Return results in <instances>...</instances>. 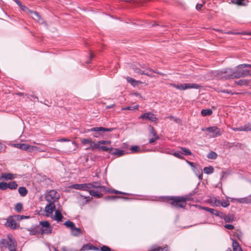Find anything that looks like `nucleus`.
<instances>
[{"instance_id": "obj_31", "label": "nucleus", "mask_w": 251, "mask_h": 251, "mask_svg": "<svg viewBox=\"0 0 251 251\" xmlns=\"http://www.w3.org/2000/svg\"><path fill=\"white\" fill-rule=\"evenodd\" d=\"M20 195L22 197L25 196L27 193V189L24 187H20L18 189Z\"/></svg>"}, {"instance_id": "obj_34", "label": "nucleus", "mask_w": 251, "mask_h": 251, "mask_svg": "<svg viewBox=\"0 0 251 251\" xmlns=\"http://www.w3.org/2000/svg\"><path fill=\"white\" fill-rule=\"evenodd\" d=\"M8 188H9L10 189H16L18 185L16 181H11L9 183H7Z\"/></svg>"}, {"instance_id": "obj_8", "label": "nucleus", "mask_w": 251, "mask_h": 251, "mask_svg": "<svg viewBox=\"0 0 251 251\" xmlns=\"http://www.w3.org/2000/svg\"><path fill=\"white\" fill-rule=\"evenodd\" d=\"M170 85L180 90H184L188 89H199L201 87L200 85L196 83H183L180 84L171 83Z\"/></svg>"}, {"instance_id": "obj_57", "label": "nucleus", "mask_w": 251, "mask_h": 251, "mask_svg": "<svg viewBox=\"0 0 251 251\" xmlns=\"http://www.w3.org/2000/svg\"><path fill=\"white\" fill-rule=\"evenodd\" d=\"M204 3L205 2L203 1L202 4H197L196 6V9L197 10H200L201 8L203 6V5Z\"/></svg>"}, {"instance_id": "obj_54", "label": "nucleus", "mask_w": 251, "mask_h": 251, "mask_svg": "<svg viewBox=\"0 0 251 251\" xmlns=\"http://www.w3.org/2000/svg\"><path fill=\"white\" fill-rule=\"evenodd\" d=\"M225 227L228 229H233L234 228V226L232 225H229L227 224L224 226Z\"/></svg>"}, {"instance_id": "obj_37", "label": "nucleus", "mask_w": 251, "mask_h": 251, "mask_svg": "<svg viewBox=\"0 0 251 251\" xmlns=\"http://www.w3.org/2000/svg\"><path fill=\"white\" fill-rule=\"evenodd\" d=\"M133 69L134 72L136 73L144 75H149L147 72H146L145 71H142L140 68L137 67H133Z\"/></svg>"}, {"instance_id": "obj_18", "label": "nucleus", "mask_w": 251, "mask_h": 251, "mask_svg": "<svg viewBox=\"0 0 251 251\" xmlns=\"http://www.w3.org/2000/svg\"><path fill=\"white\" fill-rule=\"evenodd\" d=\"M93 149H98L102 150V151H108L110 153V151H113L114 148H108L106 146H100L99 144H94Z\"/></svg>"}, {"instance_id": "obj_13", "label": "nucleus", "mask_w": 251, "mask_h": 251, "mask_svg": "<svg viewBox=\"0 0 251 251\" xmlns=\"http://www.w3.org/2000/svg\"><path fill=\"white\" fill-rule=\"evenodd\" d=\"M15 146L17 148L21 149L22 150L29 151L34 150V149L36 148V147L30 146L29 145L24 143L16 144H15Z\"/></svg>"}, {"instance_id": "obj_9", "label": "nucleus", "mask_w": 251, "mask_h": 251, "mask_svg": "<svg viewBox=\"0 0 251 251\" xmlns=\"http://www.w3.org/2000/svg\"><path fill=\"white\" fill-rule=\"evenodd\" d=\"M59 198V194L55 190H52L48 192L45 197V199L47 201L52 202H54Z\"/></svg>"}, {"instance_id": "obj_62", "label": "nucleus", "mask_w": 251, "mask_h": 251, "mask_svg": "<svg viewBox=\"0 0 251 251\" xmlns=\"http://www.w3.org/2000/svg\"><path fill=\"white\" fill-rule=\"evenodd\" d=\"M225 33H226V34H233V32L231 31H227V32H225Z\"/></svg>"}, {"instance_id": "obj_15", "label": "nucleus", "mask_w": 251, "mask_h": 251, "mask_svg": "<svg viewBox=\"0 0 251 251\" xmlns=\"http://www.w3.org/2000/svg\"><path fill=\"white\" fill-rule=\"evenodd\" d=\"M148 251H169L168 247H161L157 245H153L151 246Z\"/></svg>"}, {"instance_id": "obj_25", "label": "nucleus", "mask_w": 251, "mask_h": 251, "mask_svg": "<svg viewBox=\"0 0 251 251\" xmlns=\"http://www.w3.org/2000/svg\"><path fill=\"white\" fill-rule=\"evenodd\" d=\"M110 153L114 155H116L117 156L119 157L122 156L125 154V151L116 148L114 149L113 151H110Z\"/></svg>"}, {"instance_id": "obj_35", "label": "nucleus", "mask_w": 251, "mask_h": 251, "mask_svg": "<svg viewBox=\"0 0 251 251\" xmlns=\"http://www.w3.org/2000/svg\"><path fill=\"white\" fill-rule=\"evenodd\" d=\"M207 158L211 159H215L217 157V154L213 151H210L207 156Z\"/></svg>"}, {"instance_id": "obj_26", "label": "nucleus", "mask_w": 251, "mask_h": 251, "mask_svg": "<svg viewBox=\"0 0 251 251\" xmlns=\"http://www.w3.org/2000/svg\"><path fill=\"white\" fill-rule=\"evenodd\" d=\"M14 178L13 174L10 173H2L0 179L4 180H11Z\"/></svg>"}, {"instance_id": "obj_32", "label": "nucleus", "mask_w": 251, "mask_h": 251, "mask_svg": "<svg viewBox=\"0 0 251 251\" xmlns=\"http://www.w3.org/2000/svg\"><path fill=\"white\" fill-rule=\"evenodd\" d=\"M64 225L67 228H69L71 230L75 226V224L73 222L69 220L66 221Z\"/></svg>"}, {"instance_id": "obj_55", "label": "nucleus", "mask_w": 251, "mask_h": 251, "mask_svg": "<svg viewBox=\"0 0 251 251\" xmlns=\"http://www.w3.org/2000/svg\"><path fill=\"white\" fill-rule=\"evenodd\" d=\"M57 142H69L70 140L67 138H63L57 140Z\"/></svg>"}, {"instance_id": "obj_50", "label": "nucleus", "mask_w": 251, "mask_h": 251, "mask_svg": "<svg viewBox=\"0 0 251 251\" xmlns=\"http://www.w3.org/2000/svg\"><path fill=\"white\" fill-rule=\"evenodd\" d=\"M229 205V202L228 201H224L221 202V205L224 207H226Z\"/></svg>"}, {"instance_id": "obj_46", "label": "nucleus", "mask_w": 251, "mask_h": 251, "mask_svg": "<svg viewBox=\"0 0 251 251\" xmlns=\"http://www.w3.org/2000/svg\"><path fill=\"white\" fill-rule=\"evenodd\" d=\"M23 209V205L21 203H18L16 204L15 205V209L17 211V212H20L22 210V209Z\"/></svg>"}, {"instance_id": "obj_52", "label": "nucleus", "mask_w": 251, "mask_h": 251, "mask_svg": "<svg viewBox=\"0 0 251 251\" xmlns=\"http://www.w3.org/2000/svg\"><path fill=\"white\" fill-rule=\"evenodd\" d=\"M100 251H111V249L110 248H109L108 247H107L106 246H103L100 248Z\"/></svg>"}, {"instance_id": "obj_14", "label": "nucleus", "mask_w": 251, "mask_h": 251, "mask_svg": "<svg viewBox=\"0 0 251 251\" xmlns=\"http://www.w3.org/2000/svg\"><path fill=\"white\" fill-rule=\"evenodd\" d=\"M31 18L35 21H37L40 24H43L45 23L44 19L40 16L39 14L36 11H33L32 12V14L30 15Z\"/></svg>"}, {"instance_id": "obj_56", "label": "nucleus", "mask_w": 251, "mask_h": 251, "mask_svg": "<svg viewBox=\"0 0 251 251\" xmlns=\"http://www.w3.org/2000/svg\"><path fill=\"white\" fill-rule=\"evenodd\" d=\"M214 203L215 204V205L217 206H220V205H221V202L220 200H217V199H215V201H214Z\"/></svg>"}, {"instance_id": "obj_24", "label": "nucleus", "mask_w": 251, "mask_h": 251, "mask_svg": "<svg viewBox=\"0 0 251 251\" xmlns=\"http://www.w3.org/2000/svg\"><path fill=\"white\" fill-rule=\"evenodd\" d=\"M63 218V216L61 212L59 210H56L53 217L54 220L56 221L57 222H60L62 221Z\"/></svg>"}, {"instance_id": "obj_60", "label": "nucleus", "mask_w": 251, "mask_h": 251, "mask_svg": "<svg viewBox=\"0 0 251 251\" xmlns=\"http://www.w3.org/2000/svg\"><path fill=\"white\" fill-rule=\"evenodd\" d=\"M115 194H124V195H127L126 193H123V192H122L121 191H117L116 190V192L115 193Z\"/></svg>"}, {"instance_id": "obj_16", "label": "nucleus", "mask_w": 251, "mask_h": 251, "mask_svg": "<svg viewBox=\"0 0 251 251\" xmlns=\"http://www.w3.org/2000/svg\"><path fill=\"white\" fill-rule=\"evenodd\" d=\"M202 208L203 210H204L206 211H208V212H210V213H211L212 214L216 216L220 217V216L222 215V212L219 211L217 210H216V209H214L213 208H209V207H202Z\"/></svg>"}, {"instance_id": "obj_47", "label": "nucleus", "mask_w": 251, "mask_h": 251, "mask_svg": "<svg viewBox=\"0 0 251 251\" xmlns=\"http://www.w3.org/2000/svg\"><path fill=\"white\" fill-rule=\"evenodd\" d=\"M130 150L132 152H138L140 151V148L138 146H134L131 147Z\"/></svg>"}, {"instance_id": "obj_45", "label": "nucleus", "mask_w": 251, "mask_h": 251, "mask_svg": "<svg viewBox=\"0 0 251 251\" xmlns=\"http://www.w3.org/2000/svg\"><path fill=\"white\" fill-rule=\"evenodd\" d=\"M8 188L7 183L4 182H0V189L5 190Z\"/></svg>"}, {"instance_id": "obj_40", "label": "nucleus", "mask_w": 251, "mask_h": 251, "mask_svg": "<svg viewBox=\"0 0 251 251\" xmlns=\"http://www.w3.org/2000/svg\"><path fill=\"white\" fill-rule=\"evenodd\" d=\"M118 198H124L123 197H118L116 196H107L104 197V200L106 201H113L115 200Z\"/></svg>"}, {"instance_id": "obj_42", "label": "nucleus", "mask_w": 251, "mask_h": 251, "mask_svg": "<svg viewBox=\"0 0 251 251\" xmlns=\"http://www.w3.org/2000/svg\"><path fill=\"white\" fill-rule=\"evenodd\" d=\"M139 106L138 105H135L134 106H127L124 108H122V110H138Z\"/></svg>"}, {"instance_id": "obj_61", "label": "nucleus", "mask_w": 251, "mask_h": 251, "mask_svg": "<svg viewBox=\"0 0 251 251\" xmlns=\"http://www.w3.org/2000/svg\"><path fill=\"white\" fill-rule=\"evenodd\" d=\"M15 1L16 2V3L20 6L22 5V3L21 1L19 0H15Z\"/></svg>"}, {"instance_id": "obj_17", "label": "nucleus", "mask_w": 251, "mask_h": 251, "mask_svg": "<svg viewBox=\"0 0 251 251\" xmlns=\"http://www.w3.org/2000/svg\"><path fill=\"white\" fill-rule=\"evenodd\" d=\"M49 203L45 207V211L46 213L49 214H51L53 211L55 210V207L54 202H49Z\"/></svg>"}, {"instance_id": "obj_2", "label": "nucleus", "mask_w": 251, "mask_h": 251, "mask_svg": "<svg viewBox=\"0 0 251 251\" xmlns=\"http://www.w3.org/2000/svg\"><path fill=\"white\" fill-rule=\"evenodd\" d=\"M164 201L177 208H184L186 206V202L190 201L188 196H166L163 198Z\"/></svg>"}, {"instance_id": "obj_21", "label": "nucleus", "mask_w": 251, "mask_h": 251, "mask_svg": "<svg viewBox=\"0 0 251 251\" xmlns=\"http://www.w3.org/2000/svg\"><path fill=\"white\" fill-rule=\"evenodd\" d=\"M233 130L234 131H251V126L250 124H247L244 126L233 128Z\"/></svg>"}, {"instance_id": "obj_27", "label": "nucleus", "mask_w": 251, "mask_h": 251, "mask_svg": "<svg viewBox=\"0 0 251 251\" xmlns=\"http://www.w3.org/2000/svg\"><path fill=\"white\" fill-rule=\"evenodd\" d=\"M232 248L234 251H242L239 243L235 240L232 242Z\"/></svg>"}, {"instance_id": "obj_3", "label": "nucleus", "mask_w": 251, "mask_h": 251, "mask_svg": "<svg viewBox=\"0 0 251 251\" xmlns=\"http://www.w3.org/2000/svg\"><path fill=\"white\" fill-rule=\"evenodd\" d=\"M233 79L251 76V64H243L238 65L235 70L232 69Z\"/></svg>"}, {"instance_id": "obj_41", "label": "nucleus", "mask_w": 251, "mask_h": 251, "mask_svg": "<svg viewBox=\"0 0 251 251\" xmlns=\"http://www.w3.org/2000/svg\"><path fill=\"white\" fill-rule=\"evenodd\" d=\"M28 230L30 232L31 235H34L37 233H39V226L29 229Z\"/></svg>"}, {"instance_id": "obj_6", "label": "nucleus", "mask_w": 251, "mask_h": 251, "mask_svg": "<svg viewBox=\"0 0 251 251\" xmlns=\"http://www.w3.org/2000/svg\"><path fill=\"white\" fill-rule=\"evenodd\" d=\"M114 130V128H105L103 127H95L88 129V132H94L93 136L96 138H99L102 136L104 132H110Z\"/></svg>"}, {"instance_id": "obj_20", "label": "nucleus", "mask_w": 251, "mask_h": 251, "mask_svg": "<svg viewBox=\"0 0 251 251\" xmlns=\"http://www.w3.org/2000/svg\"><path fill=\"white\" fill-rule=\"evenodd\" d=\"M221 218L224 219L226 223H230L234 220L233 215H226L222 212V215L220 217Z\"/></svg>"}, {"instance_id": "obj_29", "label": "nucleus", "mask_w": 251, "mask_h": 251, "mask_svg": "<svg viewBox=\"0 0 251 251\" xmlns=\"http://www.w3.org/2000/svg\"><path fill=\"white\" fill-rule=\"evenodd\" d=\"M237 85L240 86H248L250 85V81L247 79H240L235 82Z\"/></svg>"}, {"instance_id": "obj_44", "label": "nucleus", "mask_w": 251, "mask_h": 251, "mask_svg": "<svg viewBox=\"0 0 251 251\" xmlns=\"http://www.w3.org/2000/svg\"><path fill=\"white\" fill-rule=\"evenodd\" d=\"M83 250H98V249L97 247H95L93 246H89L88 245H84L83 246Z\"/></svg>"}, {"instance_id": "obj_12", "label": "nucleus", "mask_w": 251, "mask_h": 251, "mask_svg": "<svg viewBox=\"0 0 251 251\" xmlns=\"http://www.w3.org/2000/svg\"><path fill=\"white\" fill-rule=\"evenodd\" d=\"M140 119H146L153 122H157L158 119L155 115L151 112H148L141 115L140 117Z\"/></svg>"}, {"instance_id": "obj_43", "label": "nucleus", "mask_w": 251, "mask_h": 251, "mask_svg": "<svg viewBox=\"0 0 251 251\" xmlns=\"http://www.w3.org/2000/svg\"><path fill=\"white\" fill-rule=\"evenodd\" d=\"M81 142L84 145L94 143L91 139L82 138L81 139Z\"/></svg>"}, {"instance_id": "obj_23", "label": "nucleus", "mask_w": 251, "mask_h": 251, "mask_svg": "<svg viewBox=\"0 0 251 251\" xmlns=\"http://www.w3.org/2000/svg\"><path fill=\"white\" fill-rule=\"evenodd\" d=\"M236 201L241 203H251V196L247 197L236 199Z\"/></svg>"}, {"instance_id": "obj_11", "label": "nucleus", "mask_w": 251, "mask_h": 251, "mask_svg": "<svg viewBox=\"0 0 251 251\" xmlns=\"http://www.w3.org/2000/svg\"><path fill=\"white\" fill-rule=\"evenodd\" d=\"M205 130L212 133V134L211 136L213 137L219 136L221 134V129L217 127V126H211L206 127L205 129Z\"/></svg>"}, {"instance_id": "obj_59", "label": "nucleus", "mask_w": 251, "mask_h": 251, "mask_svg": "<svg viewBox=\"0 0 251 251\" xmlns=\"http://www.w3.org/2000/svg\"><path fill=\"white\" fill-rule=\"evenodd\" d=\"M33 11H34L31 10L29 9L28 8H27V10L25 11V12H26L30 15H31L32 12H33Z\"/></svg>"}, {"instance_id": "obj_63", "label": "nucleus", "mask_w": 251, "mask_h": 251, "mask_svg": "<svg viewBox=\"0 0 251 251\" xmlns=\"http://www.w3.org/2000/svg\"><path fill=\"white\" fill-rule=\"evenodd\" d=\"M143 83L142 82L139 81V80H136V84H137V85H139V84H142Z\"/></svg>"}, {"instance_id": "obj_39", "label": "nucleus", "mask_w": 251, "mask_h": 251, "mask_svg": "<svg viewBox=\"0 0 251 251\" xmlns=\"http://www.w3.org/2000/svg\"><path fill=\"white\" fill-rule=\"evenodd\" d=\"M126 79L127 80V81L130 83L131 85H132L133 86H135L136 85H137V84H136V80L131 78V77H130L129 76H127L126 77Z\"/></svg>"}, {"instance_id": "obj_48", "label": "nucleus", "mask_w": 251, "mask_h": 251, "mask_svg": "<svg viewBox=\"0 0 251 251\" xmlns=\"http://www.w3.org/2000/svg\"><path fill=\"white\" fill-rule=\"evenodd\" d=\"M111 142L109 140H101L97 142L96 144H99V145L100 144H103V145H110L111 144Z\"/></svg>"}, {"instance_id": "obj_51", "label": "nucleus", "mask_w": 251, "mask_h": 251, "mask_svg": "<svg viewBox=\"0 0 251 251\" xmlns=\"http://www.w3.org/2000/svg\"><path fill=\"white\" fill-rule=\"evenodd\" d=\"M147 70H148L149 72H153V73H154L158 74H159L160 75H162V76H163V75H165L163 73H161V72H158L155 71H154V70H153L152 69H151V68H149V67H148V68H147Z\"/></svg>"}, {"instance_id": "obj_33", "label": "nucleus", "mask_w": 251, "mask_h": 251, "mask_svg": "<svg viewBox=\"0 0 251 251\" xmlns=\"http://www.w3.org/2000/svg\"><path fill=\"white\" fill-rule=\"evenodd\" d=\"M203 172L206 174H211L214 172V168L212 166L205 167L203 169Z\"/></svg>"}, {"instance_id": "obj_49", "label": "nucleus", "mask_w": 251, "mask_h": 251, "mask_svg": "<svg viewBox=\"0 0 251 251\" xmlns=\"http://www.w3.org/2000/svg\"><path fill=\"white\" fill-rule=\"evenodd\" d=\"M172 154L178 158H179V159L183 158V156L181 154V152H175Z\"/></svg>"}, {"instance_id": "obj_7", "label": "nucleus", "mask_w": 251, "mask_h": 251, "mask_svg": "<svg viewBox=\"0 0 251 251\" xmlns=\"http://www.w3.org/2000/svg\"><path fill=\"white\" fill-rule=\"evenodd\" d=\"M39 233L41 234H50L52 232V227L47 221L40 222Z\"/></svg>"}, {"instance_id": "obj_5", "label": "nucleus", "mask_w": 251, "mask_h": 251, "mask_svg": "<svg viewBox=\"0 0 251 251\" xmlns=\"http://www.w3.org/2000/svg\"><path fill=\"white\" fill-rule=\"evenodd\" d=\"M0 244L7 247L9 251H16L17 243L12 237L8 236L7 239H1L0 241Z\"/></svg>"}, {"instance_id": "obj_10", "label": "nucleus", "mask_w": 251, "mask_h": 251, "mask_svg": "<svg viewBox=\"0 0 251 251\" xmlns=\"http://www.w3.org/2000/svg\"><path fill=\"white\" fill-rule=\"evenodd\" d=\"M149 128L150 132L149 137H151V138L149 139V143L153 144L157 140L159 139V137L157 135L155 129L152 126H150Z\"/></svg>"}, {"instance_id": "obj_64", "label": "nucleus", "mask_w": 251, "mask_h": 251, "mask_svg": "<svg viewBox=\"0 0 251 251\" xmlns=\"http://www.w3.org/2000/svg\"><path fill=\"white\" fill-rule=\"evenodd\" d=\"M134 95L136 96H139L140 97H141L140 94L138 93H134Z\"/></svg>"}, {"instance_id": "obj_38", "label": "nucleus", "mask_w": 251, "mask_h": 251, "mask_svg": "<svg viewBox=\"0 0 251 251\" xmlns=\"http://www.w3.org/2000/svg\"><path fill=\"white\" fill-rule=\"evenodd\" d=\"M244 1L248 2L247 0H233L232 2L239 5H245L246 4Z\"/></svg>"}, {"instance_id": "obj_53", "label": "nucleus", "mask_w": 251, "mask_h": 251, "mask_svg": "<svg viewBox=\"0 0 251 251\" xmlns=\"http://www.w3.org/2000/svg\"><path fill=\"white\" fill-rule=\"evenodd\" d=\"M15 217H17V219L18 220H22L24 219H27L29 217V216H20V215H17Z\"/></svg>"}, {"instance_id": "obj_30", "label": "nucleus", "mask_w": 251, "mask_h": 251, "mask_svg": "<svg viewBox=\"0 0 251 251\" xmlns=\"http://www.w3.org/2000/svg\"><path fill=\"white\" fill-rule=\"evenodd\" d=\"M212 114V110L210 109H202L201 114L202 116H210Z\"/></svg>"}, {"instance_id": "obj_19", "label": "nucleus", "mask_w": 251, "mask_h": 251, "mask_svg": "<svg viewBox=\"0 0 251 251\" xmlns=\"http://www.w3.org/2000/svg\"><path fill=\"white\" fill-rule=\"evenodd\" d=\"M100 186L101 187H104V189H101L100 190V195H101L100 198H101L102 197V196L103 195V193H111V194H115V193L116 192V190H114V189L111 190L110 189H107L105 186H102L101 185L100 182Z\"/></svg>"}, {"instance_id": "obj_58", "label": "nucleus", "mask_w": 251, "mask_h": 251, "mask_svg": "<svg viewBox=\"0 0 251 251\" xmlns=\"http://www.w3.org/2000/svg\"><path fill=\"white\" fill-rule=\"evenodd\" d=\"M20 7H21V9L25 12V10H27V7H26L25 6H24V5H23L22 4L20 6Z\"/></svg>"}, {"instance_id": "obj_22", "label": "nucleus", "mask_w": 251, "mask_h": 251, "mask_svg": "<svg viewBox=\"0 0 251 251\" xmlns=\"http://www.w3.org/2000/svg\"><path fill=\"white\" fill-rule=\"evenodd\" d=\"M5 225L10 227L11 229H15L16 227V223L13 219H9L7 220Z\"/></svg>"}, {"instance_id": "obj_1", "label": "nucleus", "mask_w": 251, "mask_h": 251, "mask_svg": "<svg viewBox=\"0 0 251 251\" xmlns=\"http://www.w3.org/2000/svg\"><path fill=\"white\" fill-rule=\"evenodd\" d=\"M70 188L76 190L88 191L89 194L94 197L100 198L101 195L100 191L104 187L100 186V181H93L89 183L75 184L71 185Z\"/></svg>"}, {"instance_id": "obj_36", "label": "nucleus", "mask_w": 251, "mask_h": 251, "mask_svg": "<svg viewBox=\"0 0 251 251\" xmlns=\"http://www.w3.org/2000/svg\"><path fill=\"white\" fill-rule=\"evenodd\" d=\"M182 150L181 153L186 155H191L192 154L191 151L186 148H180Z\"/></svg>"}, {"instance_id": "obj_28", "label": "nucleus", "mask_w": 251, "mask_h": 251, "mask_svg": "<svg viewBox=\"0 0 251 251\" xmlns=\"http://www.w3.org/2000/svg\"><path fill=\"white\" fill-rule=\"evenodd\" d=\"M71 234L74 236H78L82 234L81 229L75 226L71 229Z\"/></svg>"}, {"instance_id": "obj_4", "label": "nucleus", "mask_w": 251, "mask_h": 251, "mask_svg": "<svg viewBox=\"0 0 251 251\" xmlns=\"http://www.w3.org/2000/svg\"><path fill=\"white\" fill-rule=\"evenodd\" d=\"M212 76L217 79H233L232 69L230 68L224 69L222 70H217L211 72Z\"/></svg>"}]
</instances>
